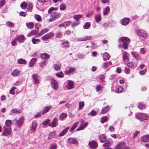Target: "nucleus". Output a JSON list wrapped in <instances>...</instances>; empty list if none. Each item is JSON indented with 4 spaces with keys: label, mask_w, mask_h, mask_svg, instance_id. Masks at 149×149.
Masks as SVG:
<instances>
[{
    "label": "nucleus",
    "mask_w": 149,
    "mask_h": 149,
    "mask_svg": "<svg viewBox=\"0 0 149 149\" xmlns=\"http://www.w3.org/2000/svg\"><path fill=\"white\" fill-rule=\"evenodd\" d=\"M55 131L50 132L48 137V139L50 140L54 138L55 136Z\"/></svg>",
    "instance_id": "obj_33"
},
{
    "label": "nucleus",
    "mask_w": 149,
    "mask_h": 149,
    "mask_svg": "<svg viewBox=\"0 0 149 149\" xmlns=\"http://www.w3.org/2000/svg\"><path fill=\"white\" fill-rule=\"evenodd\" d=\"M78 123V122H76L73 126H72V128L70 129V131L71 132L72 131L74 130L77 127V124Z\"/></svg>",
    "instance_id": "obj_53"
},
{
    "label": "nucleus",
    "mask_w": 149,
    "mask_h": 149,
    "mask_svg": "<svg viewBox=\"0 0 149 149\" xmlns=\"http://www.w3.org/2000/svg\"><path fill=\"white\" fill-rule=\"evenodd\" d=\"M110 11V8L109 7L107 6L105 8L103 11V14L104 15H107L108 14Z\"/></svg>",
    "instance_id": "obj_29"
},
{
    "label": "nucleus",
    "mask_w": 149,
    "mask_h": 149,
    "mask_svg": "<svg viewBox=\"0 0 149 149\" xmlns=\"http://www.w3.org/2000/svg\"><path fill=\"white\" fill-rule=\"evenodd\" d=\"M37 32L36 30H33L31 31L29 33V34L28 35V36L29 37H30L34 35H36Z\"/></svg>",
    "instance_id": "obj_38"
},
{
    "label": "nucleus",
    "mask_w": 149,
    "mask_h": 149,
    "mask_svg": "<svg viewBox=\"0 0 149 149\" xmlns=\"http://www.w3.org/2000/svg\"><path fill=\"white\" fill-rule=\"evenodd\" d=\"M50 121L49 119H47L43 121L42 125H46L50 122Z\"/></svg>",
    "instance_id": "obj_61"
},
{
    "label": "nucleus",
    "mask_w": 149,
    "mask_h": 149,
    "mask_svg": "<svg viewBox=\"0 0 149 149\" xmlns=\"http://www.w3.org/2000/svg\"><path fill=\"white\" fill-rule=\"evenodd\" d=\"M96 112L95 111L92 110L91 112L88 113V115H89L91 114L92 116H95L96 115Z\"/></svg>",
    "instance_id": "obj_60"
},
{
    "label": "nucleus",
    "mask_w": 149,
    "mask_h": 149,
    "mask_svg": "<svg viewBox=\"0 0 149 149\" xmlns=\"http://www.w3.org/2000/svg\"><path fill=\"white\" fill-rule=\"evenodd\" d=\"M11 112L13 113H21V111L18 110L16 109H13L11 111Z\"/></svg>",
    "instance_id": "obj_42"
},
{
    "label": "nucleus",
    "mask_w": 149,
    "mask_h": 149,
    "mask_svg": "<svg viewBox=\"0 0 149 149\" xmlns=\"http://www.w3.org/2000/svg\"><path fill=\"white\" fill-rule=\"evenodd\" d=\"M83 17L82 15H74L73 16V18L77 21L78 22L80 18L82 17Z\"/></svg>",
    "instance_id": "obj_30"
},
{
    "label": "nucleus",
    "mask_w": 149,
    "mask_h": 149,
    "mask_svg": "<svg viewBox=\"0 0 149 149\" xmlns=\"http://www.w3.org/2000/svg\"><path fill=\"white\" fill-rule=\"evenodd\" d=\"M37 60V58H33L31 61L29 65V67H31L33 66V65L36 63V61Z\"/></svg>",
    "instance_id": "obj_28"
},
{
    "label": "nucleus",
    "mask_w": 149,
    "mask_h": 149,
    "mask_svg": "<svg viewBox=\"0 0 149 149\" xmlns=\"http://www.w3.org/2000/svg\"><path fill=\"white\" fill-rule=\"evenodd\" d=\"M37 126V123L35 121H33L32 122L31 126L30 128V130L32 132H34L35 131Z\"/></svg>",
    "instance_id": "obj_17"
},
{
    "label": "nucleus",
    "mask_w": 149,
    "mask_h": 149,
    "mask_svg": "<svg viewBox=\"0 0 149 149\" xmlns=\"http://www.w3.org/2000/svg\"><path fill=\"white\" fill-rule=\"evenodd\" d=\"M95 19L97 22H100L101 19V17L100 15H96L95 17Z\"/></svg>",
    "instance_id": "obj_37"
},
{
    "label": "nucleus",
    "mask_w": 149,
    "mask_h": 149,
    "mask_svg": "<svg viewBox=\"0 0 149 149\" xmlns=\"http://www.w3.org/2000/svg\"><path fill=\"white\" fill-rule=\"evenodd\" d=\"M75 70L76 69L75 68L71 67L68 70H65L64 71V73L65 75H69L74 72Z\"/></svg>",
    "instance_id": "obj_10"
},
{
    "label": "nucleus",
    "mask_w": 149,
    "mask_h": 149,
    "mask_svg": "<svg viewBox=\"0 0 149 149\" xmlns=\"http://www.w3.org/2000/svg\"><path fill=\"white\" fill-rule=\"evenodd\" d=\"M17 41L20 43L23 42L24 40V36L23 35L19 36L16 38Z\"/></svg>",
    "instance_id": "obj_19"
},
{
    "label": "nucleus",
    "mask_w": 149,
    "mask_h": 149,
    "mask_svg": "<svg viewBox=\"0 0 149 149\" xmlns=\"http://www.w3.org/2000/svg\"><path fill=\"white\" fill-rule=\"evenodd\" d=\"M32 78L34 80L35 84H36L39 83L38 79L39 76L37 74H33L32 76Z\"/></svg>",
    "instance_id": "obj_18"
},
{
    "label": "nucleus",
    "mask_w": 149,
    "mask_h": 149,
    "mask_svg": "<svg viewBox=\"0 0 149 149\" xmlns=\"http://www.w3.org/2000/svg\"><path fill=\"white\" fill-rule=\"evenodd\" d=\"M70 22H65L63 23H61L58 26L60 27H63L67 25L70 23Z\"/></svg>",
    "instance_id": "obj_41"
},
{
    "label": "nucleus",
    "mask_w": 149,
    "mask_h": 149,
    "mask_svg": "<svg viewBox=\"0 0 149 149\" xmlns=\"http://www.w3.org/2000/svg\"><path fill=\"white\" fill-rule=\"evenodd\" d=\"M40 57L42 59H48L49 58L50 56L47 53H43L41 54Z\"/></svg>",
    "instance_id": "obj_20"
},
{
    "label": "nucleus",
    "mask_w": 149,
    "mask_h": 149,
    "mask_svg": "<svg viewBox=\"0 0 149 149\" xmlns=\"http://www.w3.org/2000/svg\"><path fill=\"white\" fill-rule=\"evenodd\" d=\"M54 35V34L52 32L49 33L43 36L41 38V39L44 40H46L53 37Z\"/></svg>",
    "instance_id": "obj_7"
},
{
    "label": "nucleus",
    "mask_w": 149,
    "mask_h": 149,
    "mask_svg": "<svg viewBox=\"0 0 149 149\" xmlns=\"http://www.w3.org/2000/svg\"><path fill=\"white\" fill-rule=\"evenodd\" d=\"M110 56L109 53L105 52L103 54V59L104 61H106L107 60H109L110 59Z\"/></svg>",
    "instance_id": "obj_22"
},
{
    "label": "nucleus",
    "mask_w": 149,
    "mask_h": 149,
    "mask_svg": "<svg viewBox=\"0 0 149 149\" xmlns=\"http://www.w3.org/2000/svg\"><path fill=\"white\" fill-rule=\"evenodd\" d=\"M34 17L38 21L41 22L42 21V17L40 15L36 14L34 15Z\"/></svg>",
    "instance_id": "obj_39"
},
{
    "label": "nucleus",
    "mask_w": 149,
    "mask_h": 149,
    "mask_svg": "<svg viewBox=\"0 0 149 149\" xmlns=\"http://www.w3.org/2000/svg\"><path fill=\"white\" fill-rule=\"evenodd\" d=\"M131 54L136 59H138L139 58V57H140L139 55L135 52H132L131 53Z\"/></svg>",
    "instance_id": "obj_49"
},
{
    "label": "nucleus",
    "mask_w": 149,
    "mask_h": 149,
    "mask_svg": "<svg viewBox=\"0 0 149 149\" xmlns=\"http://www.w3.org/2000/svg\"><path fill=\"white\" fill-rule=\"evenodd\" d=\"M24 118L22 117L18 120H17L16 122L17 125L18 127L20 128L24 122Z\"/></svg>",
    "instance_id": "obj_9"
},
{
    "label": "nucleus",
    "mask_w": 149,
    "mask_h": 149,
    "mask_svg": "<svg viewBox=\"0 0 149 149\" xmlns=\"http://www.w3.org/2000/svg\"><path fill=\"white\" fill-rule=\"evenodd\" d=\"M123 57V61L125 64L126 63L128 62L129 60V55L126 52H124L122 55Z\"/></svg>",
    "instance_id": "obj_6"
},
{
    "label": "nucleus",
    "mask_w": 149,
    "mask_h": 149,
    "mask_svg": "<svg viewBox=\"0 0 149 149\" xmlns=\"http://www.w3.org/2000/svg\"><path fill=\"white\" fill-rule=\"evenodd\" d=\"M100 139L102 143L105 142L107 140V139L104 134L101 135L100 136Z\"/></svg>",
    "instance_id": "obj_23"
},
{
    "label": "nucleus",
    "mask_w": 149,
    "mask_h": 149,
    "mask_svg": "<svg viewBox=\"0 0 149 149\" xmlns=\"http://www.w3.org/2000/svg\"><path fill=\"white\" fill-rule=\"evenodd\" d=\"M138 107L140 109H143L145 108V105L142 103H140L138 105Z\"/></svg>",
    "instance_id": "obj_58"
},
{
    "label": "nucleus",
    "mask_w": 149,
    "mask_h": 149,
    "mask_svg": "<svg viewBox=\"0 0 149 149\" xmlns=\"http://www.w3.org/2000/svg\"><path fill=\"white\" fill-rule=\"evenodd\" d=\"M61 14L58 13H54L50 16V19L48 20L49 22L54 21L55 19L60 17Z\"/></svg>",
    "instance_id": "obj_2"
},
{
    "label": "nucleus",
    "mask_w": 149,
    "mask_h": 149,
    "mask_svg": "<svg viewBox=\"0 0 149 149\" xmlns=\"http://www.w3.org/2000/svg\"><path fill=\"white\" fill-rule=\"evenodd\" d=\"M68 141L70 143L74 144L77 142V140L74 138H70L68 139Z\"/></svg>",
    "instance_id": "obj_40"
},
{
    "label": "nucleus",
    "mask_w": 149,
    "mask_h": 149,
    "mask_svg": "<svg viewBox=\"0 0 149 149\" xmlns=\"http://www.w3.org/2000/svg\"><path fill=\"white\" fill-rule=\"evenodd\" d=\"M6 24L8 25V26L11 27H13L14 26V24L13 23L11 22H7Z\"/></svg>",
    "instance_id": "obj_62"
},
{
    "label": "nucleus",
    "mask_w": 149,
    "mask_h": 149,
    "mask_svg": "<svg viewBox=\"0 0 149 149\" xmlns=\"http://www.w3.org/2000/svg\"><path fill=\"white\" fill-rule=\"evenodd\" d=\"M130 19L127 18H125L122 20V24L126 25L128 23Z\"/></svg>",
    "instance_id": "obj_24"
},
{
    "label": "nucleus",
    "mask_w": 149,
    "mask_h": 149,
    "mask_svg": "<svg viewBox=\"0 0 149 149\" xmlns=\"http://www.w3.org/2000/svg\"><path fill=\"white\" fill-rule=\"evenodd\" d=\"M107 119L108 118L107 117H103L101 118L100 121L102 123H103L104 122L106 121Z\"/></svg>",
    "instance_id": "obj_52"
},
{
    "label": "nucleus",
    "mask_w": 149,
    "mask_h": 149,
    "mask_svg": "<svg viewBox=\"0 0 149 149\" xmlns=\"http://www.w3.org/2000/svg\"><path fill=\"white\" fill-rule=\"evenodd\" d=\"M32 41L33 43L34 44H38V42H40V40L39 39L33 38Z\"/></svg>",
    "instance_id": "obj_47"
},
{
    "label": "nucleus",
    "mask_w": 149,
    "mask_h": 149,
    "mask_svg": "<svg viewBox=\"0 0 149 149\" xmlns=\"http://www.w3.org/2000/svg\"><path fill=\"white\" fill-rule=\"evenodd\" d=\"M52 87L55 90H57L58 88V83L55 80L52 79L51 81Z\"/></svg>",
    "instance_id": "obj_8"
},
{
    "label": "nucleus",
    "mask_w": 149,
    "mask_h": 149,
    "mask_svg": "<svg viewBox=\"0 0 149 149\" xmlns=\"http://www.w3.org/2000/svg\"><path fill=\"white\" fill-rule=\"evenodd\" d=\"M73 83L72 81H69L68 82L67 88L68 89H70L73 88Z\"/></svg>",
    "instance_id": "obj_34"
},
{
    "label": "nucleus",
    "mask_w": 149,
    "mask_h": 149,
    "mask_svg": "<svg viewBox=\"0 0 149 149\" xmlns=\"http://www.w3.org/2000/svg\"><path fill=\"white\" fill-rule=\"evenodd\" d=\"M92 37L91 36H85L81 38L78 39V41H86L87 40H91Z\"/></svg>",
    "instance_id": "obj_11"
},
{
    "label": "nucleus",
    "mask_w": 149,
    "mask_h": 149,
    "mask_svg": "<svg viewBox=\"0 0 149 149\" xmlns=\"http://www.w3.org/2000/svg\"><path fill=\"white\" fill-rule=\"evenodd\" d=\"M62 45H63L62 47L64 48H67L69 46V43L67 41L64 42L62 44Z\"/></svg>",
    "instance_id": "obj_43"
},
{
    "label": "nucleus",
    "mask_w": 149,
    "mask_h": 149,
    "mask_svg": "<svg viewBox=\"0 0 149 149\" xmlns=\"http://www.w3.org/2000/svg\"><path fill=\"white\" fill-rule=\"evenodd\" d=\"M122 42H123L122 45L123 48L124 49H127L128 48V44L130 42V39L127 37H122Z\"/></svg>",
    "instance_id": "obj_1"
},
{
    "label": "nucleus",
    "mask_w": 149,
    "mask_h": 149,
    "mask_svg": "<svg viewBox=\"0 0 149 149\" xmlns=\"http://www.w3.org/2000/svg\"><path fill=\"white\" fill-rule=\"evenodd\" d=\"M90 26V24L89 22L86 23L83 26V28L84 29H88Z\"/></svg>",
    "instance_id": "obj_45"
},
{
    "label": "nucleus",
    "mask_w": 149,
    "mask_h": 149,
    "mask_svg": "<svg viewBox=\"0 0 149 149\" xmlns=\"http://www.w3.org/2000/svg\"><path fill=\"white\" fill-rule=\"evenodd\" d=\"M26 25L28 28L30 29H33L34 27V24L31 22L26 23Z\"/></svg>",
    "instance_id": "obj_35"
},
{
    "label": "nucleus",
    "mask_w": 149,
    "mask_h": 149,
    "mask_svg": "<svg viewBox=\"0 0 149 149\" xmlns=\"http://www.w3.org/2000/svg\"><path fill=\"white\" fill-rule=\"evenodd\" d=\"M57 147L56 144L54 143L51 145L49 148L50 149H56Z\"/></svg>",
    "instance_id": "obj_50"
},
{
    "label": "nucleus",
    "mask_w": 149,
    "mask_h": 149,
    "mask_svg": "<svg viewBox=\"0 0 149 149\" xmlns=\"http://www.w3.org/2000/svg\"><path fill=\"white\" fill-rule=\"evenodd\" d=\"M20 73V71L16 69L14 70L11 73V75L14 77H16L19 75Z\"/></svg>",
    "instance_id": "obj_15"
},
{
    "label": "nucleus",
    "mask_w": 149,
    "mask_h": 149,
    "mask_svg": "<svg viewBox=\"0 0 149 149\" xmlns=\"http://www.w3.org/2000/svg\"><path fill=\"white\" fill-rule=\"evenodd\" d=\"M58 119L56 118H54L52 121L51 123L49 124L48 125L52 127H56L57 126V123Z\"/></svg>",
    "instance_id": "obj_12"
},
{
    "label": "nucleus",
    "mask_w": 149,
    "mask_h": 149,
    "mask_svg": "<svg viewBox=\"0 0 149 149\" xmlns=\"http://www.w3.org/2000/svg\"><path fill=\"white\" fill-rule=\"evenodd\" d=\"M69 128V127H67L64 130L62 131V132L58 135V136L60 137L63 136L67 132Z\"/></svg>",
    "instance_id": "obj_26"
},
{
    "label": "nucleus",
    "mask_w": 149,
    "mask_h": 149,
    "mask_svg": "<svg viewBox=\"0 0 149 149\" xmlns=\"http://www.w3.org/2000/svg\"><path fill=\"white\" fill-rule=\"evenodd\" d=\"M60 8L61 10H65L66 8L65 5L64 4H61L60 6Z\"/></svg>",
    "instance_id": "obj_59"
},
{
    "label": "nucleus",
    "mask_w": 149,
    "mask_h": 149,
    "mask_svg": "<svg viewBox=\"0 0 149 149\" xmlns=\"http://www.w3.org/2000/svg\"><path fill=\"white\" fill-rule=\"evenodd\" d=\"M137 118H138L140 121L147 120L148 117L144 113H138L136 115Z\"/></svg>",
    "instance_id": "obj_4"
},
{
    "label": "nucleus",
    "mask_w": 149,
    "mask_h": 149,
    "mask_svg": "<svg viewBox=\"0 0 149 149\" xmlns=\"http://www.w3.org/2000/svg\"><path fill=\"white\" fill-rule=\"evenodd\" d=\"M12 124V122L11 120H7L5 121V124L6 125L4 126L10 127L11 125Z\"/></svg>",
    "instance_id": "obj_31"
},
{
    "label": "nucleus",
    "mask_w": 149,
    "mask_h": 149,
    "mask_svg": "<svg viewBox=\"0 0 149 149\" xmlns=\"http://www.w3.org/2000/svg\"><path fill=\"white\" fill-rule=\"evenodd\" d=\"M110 108V107L107 105L105 107H104L102 108V110L101 112V114H104L106 113Z\"/></svg>",
    "instance_id": "obj_21"
},
{
    "label": "nucleus",
    "mask_w": 149,
    "mask_h": 149,
    "mask_svg": "<svg viewBox=\"0 0 149 149\" xmlns=\"http://www.w3.org/2000/svg\"><path fill=\"white\" fill-rule=\"evenodd\" d=\"M89 147L91 148H95L98 146L96 142L92 141L89 143Z\"/></svg>",
    "instance_id": "obj_14"
},
{
    "label": "nucleus",
    "mask_w": 149,
    "mask_h": 149,
    "mask_svg": "<svg viewBox=\"0 0 149 149\" xmlns=\"http://www.w3.org/2000/svg\"><path fill=\"white\" fill-rule=\"evenodd\" d=\"M49 30L47 28L42 29L40 32L37 35L36 37L40 36L43 35L44 33L48 32Z\"/></svg>",
    "instance_id": "obj_16"
},
{
    "label": "nucleus",
    "mask_w": 149,
    "mask_h": 149,
    "mask_svg": "<svg viewBox=\"0 0 149 149\" xmlns=\"http://www.w3.org/2000/svg\"><path fill=\"white\" fill-rule=\"evenodd\" d=\"M84 102H81L79 103V110L81 109L82 108L84 107Z\"/></svg>",
    "instance_id": "obj_46"
},
{
    "label": "nucleus",
    "mask_w": 149,
    "mask_h": 149,
    "mask_svg": "<svg viewBox=\"0 0 149 149\" xmlns=\"http://www.w3.org/2000/svg\"><path fill=\"white\" fill-rule=\"evenodd\" d=\"M137 35L143 38H146L147 36V33L144 31L142 30H139L137 31Z\"/></svg>",
    "instance_id": "obj_5"
},
{
    "label": "nucleus",
    "mask_w": 149,
    "mask_h": 149,
    "mask_svg": "<svg viewBox=\"0 0 149 149\" xmlns=\"http://www.w3.org/2000/svg\"><path fill=\"white\" fill-rule=\"evenodd\" d=\"M17 61L18 63L21 64H25L27 63L26 60L22 58L18 59Z\"/></svg>",
    "instance_id": "obj_32"
},
{
    "label": "nucleus",
    "mask_w": 149,
    "mask_h": 149,
    "mask_svg": "<svg viewBox=\"0 0 149 149\" xmlns=\"http://www.w3.org/2000/svg\"><path fill=\"white\" fill-rule=\"evenodd\" d=\"M11 131V129L10 127L3 126V131L1 135L4 136L9 135L10 134Z\"/></svg>",
    "instance_id": "obj_3"
},
{
    "label": "nucleus",
    "mask_w": 149,
    "mask_h": 149,
    "mask_svg": "<svg viewBox=\"0 0 149 149\" xmlns=\"http://www.w3.org/2000/svg\"><path fill=\"white\" fill-rule=\"evenodd\" d=\"M52 107V106H47L43 110V111L41 113H42V114H44L46 113L47 112H48Z\"/></svg>",
    "instance_id": "obj_25"
},
{
    "label": "nucleus",
    "mask_w": 149,
    "mask_h": 149,
    "mask_svg": "<svg viewBox=\"0 0 149 149\" xmlns=\"http://www.w3.org/2000/svg\"><path fill=\"white\" fill-rule=\"evenodd\" d=\"M141 141L143 142H149V135H145L142 136L141 138Z\"/></svg>",
    "instance_id": "obj_13"
},
{
    "label": "nucleus",
    "mask_w": 149,
    "mask_h": 149,
    "mask_svg": "<svg viewBox=\"0 0 149 149\" xmlns=\"http://www.w3.org/2000/svg\"><path fill=\"white\" fill-rule=\"evenodd\" d=\"M57 9V8L53 7L50 8L48 10V13H50L52 12H53L54 10H56Z\"/></svg>",
    "instance_id": "obj_51"
},
{
    "label": "nucleus",
    "mask_w": 149,
    "mask_h": 149,
    "mask_svg": "<svg viewBox=\"0 0 149 149\" xmlns=\"http://www.w3.org/2000/svg\"><path fill=\"white\" fill-rule=\"evenodd\" d=\"M56 75L58 77L62 78L64 77V74L62 72H61L58 73H57L56 74Z\"/></svg>",
    "instance_id": "obj_48"
},
{
    "label": "nucleus",
    "mask_w": 149,
    "mask_h": 149,
    "mask_svg": "<svg viewBox=\"0 0 149 149\" xmlns=\"http://www.w3.org/2000/svg\"><path fill=\"white\" fill-rule=\"evenodd\" d=\"M27 6V4L26 2H23L21 4V7L23 9H25Z\"/></svg>",
    "instance_id": "obj_44"
},
{
    "label": "nucleus",
    "mask_w": 149,
    "mask_h": 149,
    "mask_svg": "<svg viewBox=\"0 0 149 149\" xmlns=\"http://www.w3.org/2000/svg\"><path fill=\"white\" fill-rule=\"evenodd\" d=\"M88 122L86 123L85 124L77 129L76 130V131H77L83 130L84 127H86L88 125Z\"/></svg>",
    "instance_id": "obj_36"
},
{
    "label": "nucleus",
    "mask_w": 149,
    "mask_h": 149,
    "mask_svg": "<svg viewBox=\"0 0 149 149\" xmlns=\"http://www.w3.org/2000/svg\"><path fill=\"white\" fill-rule=\"evenodd\" d=\"M27 9L29 10H31L33 7V5L31 3H29L27 4Z\"/></svg>",
    "instance_id": "obj_57"
},
{
    "label": "nucleus",
    "mask_w": 149,
    "mask_h": 149,
    "mask_svg": "<svg viewBox=\"0 0 149 149\" xmlns=\"http://www.w3.org/2000/svg\"><path fill=\"white\" fill-rule=\"evenodd\" d=\"M15 89V86H13L12 87L10 91V93L11 94L14 95L15 93L14 90Z\"/></svg>",
    "instance_id": "obj_56"
},
{
    "label": "nucleus",
    "mask_w": 149,
    "mask_h": 149,
    "mask_svg": "<svg viewBox=\"0 0 149 149\" xmlns=\"http://www.w3.org/2000/svg\"><path fill=\"white\" fill-rule=\"evenodd\" d=\"M130 148L128 146H126L125 144V143L123 142L122 144V149H130Z\"/></svg>",
    "instance_id": "obj_54"
},
{
    "label": "nucleus",
    "mask_w": 149,
    "mask_h": 149,
    "mask_svg": "<svg viewBox=\"0 0 149 149\" xmlns=\"http://www.w3.org/2000/svg\"><path fill=\"white\" fill-rule=\"evenodd\" d=\"M79 24V23L77 22H73V23L71 25L72 27H74L75 26H77Z\"/></svg>",
    "instance_id": "obj_64"
},
{
    "label": "nucleus",
    "mask_w": 149,
    "mask_h": 149,
    "mask_svg": "<svg viewBox=\"0 0 149 149\" xmlns=\"http://www.w3.org/2000/svg\"><path fill=\"white\" fill-rule=\"evenodd\" d=\"M54 69L56 71L59 70L61 69V66L60 65L55 64L54 67Z\"/></svg>",
    "instance_id": "obj_55"
},
{
    "label": "nucleus",
    "mask_w": 149,
    "mask_h": 149,
    "mask_svg": "<svg viewBox=\"0 0 149 149\" xmlns=\"http://www.w3.org/2000/svg\"><path fill=\"white\" fill-rule=\"evenodd\" d=\"M67 113H62L59 118V119L61 120H65L67 117Z\"/></svg>",
    "instance_id": "obj_27"
},
{
    "label": "nucleus",
    "mask_w": 149,
    "mask_h": 149,
    "mask_svg": "<svg viewBox=\"0 0 149 149\" xmlns=\"http://www.w3.org/2000/svg\"><path fill=\"white\" fill-rule=\"evenodd\" d=\"M147 72L146 69H144L143 70H142L139 72V73L141 75H143L145 74Z\"/></svg>",
    "instance_id": "obj_63"
}]
</instances>
